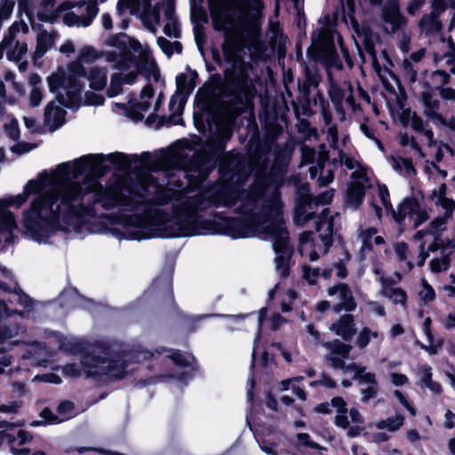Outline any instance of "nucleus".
Returning a JSON list of instances; mask_svg holds the SVG:
<instances>
[{
    "instance_id": "obj_7",
    "label": "nucleus",
    "mask_w": 455,
    "mask_h": 455,
    "mask_svg": "<svg viewBox=\"0 0 455 455\" xmlns=\"http://www.w3.org/2000/svg\"><path fill=\"white\" fill-rule=\"evenodd\" d=\"M134 239H147L154 236L172 237L189 236L196 232L181 223L180 218L165 212H156L150 219L139 221Z\"/></svg>"
},
{
    "instance_id": "obj_57",
    "label": "nucleus",
    "mask_w": 455,
    "mask_h": 455,
    "mask_svg": "<svg viewBox=\"0 0 455 455\" xmlns=\"http://www.w3.org/2000/svg\"><path fill=\"white\" fill-rule=\"evenodd\" d=\"M377 231L375 228H371L362 233L363 244L370 246L371 244V238L375 236Z\"/></svg>"
},
{
    "instance_id": "obj_53",
    "label": "nucleus",
    "mask_w": 455,
    "mask_h": 455,
    "mask_svg": "<svg viewBox=\"0 0 455 455\" xmlns=\"http://www.w3.org/2000/svg\"><path fill=\"white\" fill-rule=\"evenodd\" d=\"M390 379L391 382L396 387L403 386L407 384L409 380L406 375L398 372H392Z\"/></svg>"
},
{
    "instance_id": "obj_11",
    "label": "nucleus",
    "mask_w": 455,
    "mask_h": 455,
    "mask_svg": "<svg viewBox=\"0 0 455 455\" xmlns=\"http://www.w3.org/2000/svg\"><path fill=\"white\" fill-rule=\"evenodd\" d=\"M352 180L347 193V203L352 207H357L363 200L365 189L373 188L377 181L369 169L354 171Z\"/></svg>"
},
{
    "instance_id": "obj_42",
    "label": "nucleus",
    "mask_w": 455,
    "mask_h": 455,
    "mask_svg": "<svg viewBox=\"0 0 455 455\" xmlns=\"http://www.w3.org/2000/svg\"><path fill=\"white\" fill-rule=\"evenodd\" d=\"M421 285H422V289L419 291L420 299L425 303L432 301L435 298V293L434 289L424 279L421 280Z\"/></svg>"
},
{
    "instance_id": "obj_19",
    "label": "nucleus",
    "mask_w": 455,
    "mask_h": 455,
    "mask_svg": "<svg viewBox=\"0 0 455 455\" xmlns=\"http://www.w3.org/2000/svg\"><path fill=\"white\" fill-rule=\"evenodd\" d=\"M337 336L349 340L355 333V320L351 315H342L336 323L330 327Z\"/></svg>"
},
{
    "instance_id": "obj_12",
    "label": "nucleus",
    "mask_w": 455,
    "mask_h": 455,
    "mask_svg": "<svg viewBox=\"0 0 455 455\" xmlns=\"http://www.w3.org/2000/svg\"><path fill=\"white\" fill-rule=\"evenodd\" d=\"M327 294L332 299V308L337 313L341 310L352 311L356 307L352 291L345 283H339L330 287L327 290Z\"/></svg>"
},
{
    "instance_id": "obj_21",
    "label": "nucleus",
    "mask_w": 455,
    "mask_h": 455,
    "mask_svg": "<svg viewBox=\"0 0 455 455\" xmlns=\"http://www.w3.org/2000/svg\"><path fill=\"white\" fill-rule=\"evenodd\" d=\"M317 231L320 233L319 236L322 239L324 247H327L331 243L333 234L332 218L329 216V211L324 210L320 221L317 223Z\"/></svg>"
},
{
    "instance_id": "obj_41",
    "label": "nucleus",
    "mask_w": 455,
    "mask_h": 455,
    "mask_svg": "<svg viewBox=\"0 0 455 455\" xmlns=\"http://www.w3.org/2000/svg\"><path fill=\"white\" fill-rule=\"evenodd\" d=\"M447 187L444 183H442L438 188H435L430 195V201L435 204L438 205L440 203L447 198L446 196Z\"/></svg>"
},
{
    "instance_id": "obj_24",
    "label": "nucleus",
    "mask_w": 455,
    "mask_h": 455,
    "mask_svg": "<svg viewBox=\"0 0 455 455\" xmlns=\"http://www.w3.org/2000/svg\"><path fill=\"white\" fill-rule=\"evenodd\" d=\"M164 14L166 23L164 28V32L170 37H178L180 35V28L177 20L174 18L173 6L171 2H167L164 5Z\"/></svg>"
},
{
    "instance_id": "obj_26",
    "label": "nucleus",
    "mask_w": 455,
    "mask_h": 455,
    "mask_svg": "<svg viewBox=\"0 0 455 455\" xmlns=\"http://www.w3.org/2000/svg\"><path fill=\"white\" fill-rule=\"evenodd\" d=\"M299 251L302 256L308 258L311 261L318 259V254L315 249L311 233H303L299 238Z\"/></svg>"
},
{
    "instance_id": "obj_40",
    "label": "nucleus",
    "mask_w": 455,
    "mask_h": 455,
    "mask_svg": "<svg viewBox=\"0 0 455 455\" xmlns=\"http://www.w3.org/2000/svg\"><path fill=\"white\" fill-rule=\"evenodd\" d=\"M450 264V259L447 255L443 254L440 258H435L431 259L429 265L430 269L435 272H442L448 268Z\"/></svg>"
},
{
    "instance_id": "obj_4",
    "label": "nucleus",
    "mask_w": 455,
    "mask_h": 455,
    "mask_svg": "<svg viewBox=\"0 0 455 455\" xmlns=\"http://www.w3.org/2000/svg\"><path fill=\"white\" fill-rule=\"evenodd\" d=\"M236 238H247L257 236L261 239L270 240L273 248L282 254L275 259V269L281 276L289 274V256L286 250L288 244V232L280 218L279 204L275 202L274 207L263 218H252L238 224Z\"/></svg>"
},
{
    "instance_id": "obj_30",
    "label": "nucleus",
    "mask_w": 455,
    "mask_h": 455,
    "mask_svg": "<svg viewBox=\"0 0 455 455\" xmlns=\"http://www.w3.org/2000/svg\"><path fill=\"white\" fill-rule=\"evenodd\" d=\"M54 44V36L52 34L45 31L41 32L36 38V48L35 55L37 58L42 57Z\"/></svg>"
},
{
    "instance_id": "obj_43",
    "label": "nucleus",
    "mask_w": 455,
    "mask_h": 455,
    "mask_svg": "<svg viewBox=\"0 0 455 455\" xmlns=\"http://www.w3.org/2000/svg\"><path fill=\"white\" fill-rule=\"evenodd\" d=\"M339 158L341 164H345L349 170L368 169L348 155L342 154Z\"/></svg>"
},
{
    "instance_id": "obj_2",
    "label": "nucleus",
    "mask_w": 455,
    "mask_h": 455,
    "mask_svg": "<svg viewBox=\"0 0 455 455\" xmlns=\"http://www.w3.org/2000/svg\"><path fill=\"white\" fill-rule=\"evenodd\" d=\"M261 0H222L211 6L214 28L225 33L226 42L235 47L255 44L263 20Z\"/></svg>"
},
{
    "instance_id": "obj_27",
    "label": "nucleus",
    "mask_w": 455,
    "mask_h": 455,
    "mask_svg": "<svg viewBox=\"0 0 455 455\" xmlns=\"http://www.w3.org/2000/svg\"><path fill=\"white\" fill-rule=\"evenodd\" d=\"M32 435L26 430L20 429L18 431L17 435L10 439L11 451L14 455H26L28 450L25 448L19 449L17 446L23 445L24 443L31 441Z\"/></svg>"
},
{
    "instance_id": "obj_10",
    "label": "nucleus",
    "mask_w": 455,
    "mask_h": 455,
    "mask_svg": "<svg viewBox=\"0 0 455 455\" xmlns=\"http://www.w3.org/2000/svg\"><path fill=\"white\" fill-rule=\"evenodd\" d=\"M395 220L403 226L418 228L428 219V214L417 200L412 198L404 199L394 212Z\"/></svg>"
},
{
    "instance_id": "obj_55",
    "label": "nucleus",
    "mask_w": 455,
    "mask_h": 455,
    "mask_svg": "<svg viewBox=\"0 0 455 455\" xmlns=\"http://www.w3.org/2000/svg\"><path fill=\"white\" fill-rule=\"evenodd\" d=\"M408 116L410 118V125L413 130L417 132H422L424 130L423 122L419 116H417L414 113H409Z\"/></svg>"
},
{
    "instance_id": "obj_52",
    "label": "nucleus",
    "mask_w": 455,
    "mask_h": 455,
    "mask_svg": "<svg viewBox=\"0 0 455 455\" xmlns=\"http://www.w3.org/2000/svg\"><path fill=\"white\" fill-rule=\"evenodd\" d=\"M43 99L42 92L37 87H33L29 93V104L31 107H36L40 104Z\"/></svg>"
},
{
    "instance_id": "obj_13",
    "label": "nucleus",
    "mask_w": 455,
    "mask_h": 455,
    "mask_svg": "<svg viewBox=\"0 0 455 455\" xmlns=\"http://www.w3.org/2000/svg\"><path fill=\"white\" fill-rule=\"evenodd\" d=\"M83 364L88 374H109L113 377L121 378L123 374L117 370V362L109 361L106 358L98 356L92 358L85 356L83 360Z\"/></svg>"
},
{
    "instance_id": "obj_36",
    "label": "nucleus",
    "mask_w": 455,
    "mask_h": 455,
    "mask_svg": "<svg viewBox=\"0 0 455 455\" xmlns=\"http://www.w3.org/2000/svg\"><path fill=\"white\" fill-rule=\"evenodd\" d=\"M303 380L302 377H298L294 379H285L281 382L282 390H288L290 388L292 389L293 394L299 397L300 400H306V394L302 388L295 386L296 382H300Z\"/></svg>"
},
{
    "instance_id": "obj_61",
    "label": "nucleus",
    "mask_w": 455,
    "mask_h": 455,
    "mask_svg": "<svg viewBox=\"0 0 455 455\" xmlns=\"http://www.w3.org/2000/svg\"><path fill=\"white\" fill-rule=\"evenodd\" d=\"M34 380H42L44 382H51V383H55V384L60 383V378L52 373L44 374L43 376H36L34 378Z\"/></svg>"
},
{
    "instance_id": "obj_37",
    "label": "nucleus",
    "mask_w": 455,
    "mask_h": 455,
    "mask_svg": "<svg viewBox=\"0 0 455 455\" xmlns=\"http://www.w3.org/2000/svg\"><path fill=\"white\" fill-rule=\"evenodd\" d=\"M144 24L152 32H156L159 26V12L156 10L146 11L142 17Z\"/></svg>"
},
{
    "instance_id": "obj_32",
    "label": "nucleus",
    "mask_w": 455,
    "mask_h": 455,
    "mask_svg": "<svg viewBox=\"0 0 455 455\" xmlns=\"http://www.w3.org/2000/svg\"><path fill=\"white\" fill-rule=\"evenodd\" d=\"M6 51V57L9 60L18 61L20 60L28 52V46L26 43L16 42L13 44V40L11 44L4 48V52Z\"/></svg>"
},
{
    "instance_id": "obj_15",
    "label": "nucleus",
    "mask_w": 455,
    "mask_h": 455,
    "mask_svg": "<svg viewBox=\"0 0 455 455\" xmlns=\"http://www.w3.org/2000/svg\"><path fill=\"white\" fill-rule=\"evenodd\" d=\"M66 6L68 4H63V1L44 0L38 8L37 15L43 21L54 22L60 18Z\"/></svg>"
},
{
    "instance_id": "obj_8",
    "label": "nucleus",
    "mask_w": 455,
    "mask_h": 455,
    "mask_svg": "<svg viewBox=\"0 0 455 455\" xmlns=\"http://www.w3.org/2000/svg\"><path fill=\"white\" fill-rule=\"evenodd\" d=\"M68 4L60 18L69 27H88L98 13V7L94 4H87L85 1L72 2L63 1Z\"/></svg>"
},
{
    "instance_id": "obj_33",
    "label": "nucleus",
    "mask_w": 455,
    "mask_h": 455,
    "mask_svg": "<svg viewBox=\"0 0 455 455\" xmlns=\"http://www.w3.org/2000/svg\"><path fill=\"white\" fill-rule=\"evenodd\" d=\"M383 18L386 22H389L393 25V30L403 23V18L395 4H391L388 7L385 8Z\"/></svg>"
},
{
    "instance_id": "obj_31",
    "label": "nucleus",
    "mask_w": 455,
    "mask_h": 455,
    "mask_svg": "<svg viewBox=\"0 0 455 455\" xmlns=\"http://www.w3.org/2000/svg\"><path fill=\"white\" fill-rule=\"evenodd\" d=\"M381 339L380 334L378 331L372 330L369 327H363L361 329L355 339V345L363 349L368 346L371 340Z\"/></svg>"
},
{
    "instance_id": "obj_16",
    "label": "nucleus",
    "mask_w": 455,
    "mask_h": 455,
    "mask_svg": "<svg viewBox=\"0 0 455 455\" xmlns=\"http://www.w3.org/2000/svg\"><path fill=\"white\" fill-rule=\"evenodd\" d=\"M396 280L393 281L390 278H386L383 275L379 277L381 283L380 294L389 299L395 304L404 305L406 301V294L401 288L393 287L392 284L401 280L399 274L395 275Z\"/></svg>"
},
{
    "instance_id": "obj_29",
    "label": "nucleus",
    "mask_w": 455,
    "mask_h": 455,
    "mask_svg": "<svg viewBox=\"0 0 455 455\" xmlns=\"http://www.w3.org/2000/svg\"><path fill=\"white\" fill-rule=\"evenodd\" d=\"M391 164L393 169L399 174L411 178L416 175V169L414 168L411 160L402 157H392Z\"/></svg>"
},
{
    "instance_id": "obj_23",
    "label": "nucleus",
    "mask_w": 455,
    "mask_h": 455,
    "mask_svg": "<svg viewBox=\"0 0 455 455\" xmlns=\"http://www.w3.org/2000/svg\"><path fill=\"white\" fill-rule=\"evenodd\" d=\"M28 26L23 20L14 22L9 28L8 34L4 36V39L0 43V59L4 57V50L5 47L11 44L12 41L14 39V36L17 33L22 32L23 34L28 33Z\"/></svg>"
},
{
    "instance_id": "obj_56",
    "label": "nucleus",
    "mask_w": 455,
    "mask_h": 455,
    "mask_svg": "<svg viewBox=\"0 0 455 455\" xmlns=\"http://www.w3.org/2000/svg\"><path fill=\"white\" fill-rule=\"evenodd\" d=\"M171 357L176 364L187 365L188 363H189L190 356L183 355L180 352L173 353Z\"/></svg>"
},
{
    "instance_id": "obj_9",
    "label": "nucleus",
    "mask_w": 455,
    "mask_h": 455,
    "mask_svg": "<svg viewBox=\"0 0 455 455\" xmlns=\"http://www.w3.org/2000/svg\"><path fill=\"white\" fill-rule=\"evenodd\" d=\"M331 405L336 408L335 425L347 429V435L350 437L360 435L363 429V418L362 414L355 408L350 409L348 412L346 408V402L340 397L333 398Z\"/></svg>"
},
{
    "instance_id": "obj_25",
    "label": "nucleus",
    "mask_w": 455,
    "mask_h": 455,
    "mask_svg": "<svg viewBox=\"0 0 455 455\" xmlns=\"http://www.w3.org/2000/svg\"><path fill=\"white\" fill-rule=\"evenodd\" d=\"M196 74L191 70L177 76V90L180 93L188 96L196 87Z\"/></svg>"
},
{
    "instance_id": "obj_20",
    "label": "nucleus",
    "mask_w": 455,
    "mask_h": 455,
    "mask_svg": "<svg viewBox=\"0 0 455 455\" xmlns=\"http://www.w3.org/2000/svg\"><path fill=\"white\" fill-rule=\"evenodd\" d=\"M89 86L94 91L103 90L108 83V70L106 68L92 67L88 71L85 70V75Z\"/></svg>"
},
{
    "instance_id": "obj_50",
    "label": "nucleus",
    "mask_w": 455,
    "mask_h": 455,
    "mask_svg": "<svg viewBox=\"0 0 455 455\" xmlns=\"http://www.w3.org/2000/svg\"><path fill=\"white\" fill-rule=\"evenodd\" d=\"M36 148V145H32L27 142H19L15 145H13L11 149L13 153H17L19 155L28 153L34 149Z\"/></svg>"
},
{
    "instance_id": "obj_60",
    "label": "nucleus",
    "mask_w": 455,
    "mask_h": 455,
    "mask_svg": "<svg viewBox=\"0 0 455 455\" xmlns=\"http://www.w3.org/2000/svg\"><path fill=\"white\" fill-rule=\"evenodd\" d=\"M5 132L12 139L19 137L20 132L17 122H11L4 126Z\"/></svg>"
},
{
    "instance_id": "obj_38",
    "label": "nucleus",
    "mask_w": 455,
    "mask_h": 455,
    "mask_svg": "<svg viewBox=\"0 0 455 455\" xmlns=\"http://www.w3.org/2000/svg\"><path fill=\"white\" fill-rule=\"evenodd\" d=\"M437 206H440L444 211V214L443 217L436 218L435 220H445V224H447L448 220L451 219L455 210V201L447 197Z\"/></svg>"
},
{
    "instance_id": "obj_6",
    "label": "nucleus",
    "mask_w": 455,
    "mask_h": 455,
    "mask_svg": "<svg viewBox=\"0 0 455 455\" xmlns=\"http://www.w3.org/2000/svg\"><path fill=\"white\" fill-rule=\"evenodd\" d=\"M106 52L104 53H107ZM103 56L93 47L85 46L79 50L76 60L68 66V71L58 68L47 77L50 92L55 93L59 103L73 108L80 104L83 84L79 81L85 75L84 63H92Z\"/></svg>"
},
{
    "instance_id": "obj_14",
    "label": "nucleus",
    "mask_w": 455,
    "mask_h": 455,
    "mask_svg": "<svg viewBox=\"0 0 455 455\" xmlns=\"http://www.w3.org/2000/svg\"><path fill=\"white\" fill-rule=\"evenodd\" d=\"M323 346L330 351V354L326 355L330 364L333 368L345 371L347 365H346L344 359L348 356L351 346L339 340L327 342Z\"/></svg>"
},
{
    "instance_id": "obj_48",
    "label": "nucleus",
    "mask_w": 455,
    "mask_h": 455,
    "mask_svg": "<svg viewBox=\"0 0 455 455\" xmlns=\"http://www.w3.org/2000/svg\"><path fill=\"white\" fill-rule=\"evenodd\" d=\"M319 276V271L315 268H310L308 267H303V277L311 284L316 283Z\"/></svg>"
},
{
    "instance_id": "obj_28",
    "label": "nucleus",
    "mask_w": 455,
    "mask_h": 455,
    "mask_svg": "<svg viewBox=\"0 0 455 455\" xmlns=\"http://www.w3.org/2000/svg\"><path fill=\"white\" fill-rule=\"evenodd\" d=\"M346 372L351 371L354 373L355 378L359 380L361 383L364 384H373L377 383L375 374L372 372L366 371V368L360 366L356 363H352L347 366V369L344 371Z\"/></svg>"
},
{
    "instance_id": "obj_47",
    "label": "nucleus",
    "mask_w": 455,
    "mask_h": 455,
    "mask_svg": "<svg viewBox=\"0 0 455 455\" xmlns=\"http://www.w3.org/2000/svg\"><path fill=\"white\" fill-rule=\"evenodd\" d=\"M419 375L420 377V383L425 385L432 379L431 367L423 364L419 367Z\"/></svg>"
},
{
    "instance_id": "obj_45",
    "label": "nucleus",
    "mask_w": 455,
    "mask_h": 455,
    "mask_svg": "<svg viewBox=\"0 0 455 455\" xmlns=\"http://www.w3.org/2000/svg\"><path fill=\"white\" fill-rule=\"evenodd\" d=\"M394 395L397 398L400 403L412 415H416V410L412 406V403L408 400V398L399 390H395L394 392Z\"/></svg>"
},
{
    "instance_id": "obj_5",
    "label": "nucleus",
    "mask_w": 455,
    "mask_h": 455,
    "mask_svg": "<svg viewBox=\"0 0 455 455\" xmlns=\"http://www.w3.org/2000/svg\"><path fill=\"white\" fill-rule=\"evenodd\" d=\"M70 164H60L50 172H42L36 179L28 180L20 194L0 199V243L9 242L12 233L18 229V223L13 212L9 208H20L31 195L45 192L49 187L59 184L70 177Z\"/></svg>"
},
{
    "instance_id": "obj_51",
    "label": "nucleus",
    "mask_w": 455,
    "mask_h": 455,
    "mask_svg": "<svg viewBox=\"0 0 455 455\" xmlns=\"http://www.w3.org/2000/svg\"><path fill=\"white\" fill-rule=\"evenodd\" d=\"M13 2L6 0L0 6V20L8 19L13 10Z\"/></svg>"
},
{
    "instance_id": "obj_22",
    "label": "nucleus",
    "mask_w": 455,
    "mask_h": 455,
    "mask_svg": "<svg viewBox=\"0 0 455 455\" xmlns=\"http://www.w3.org/2000/svg\"><path fill=\"white\" fill-rule=\"evenodd\" d=\"M153 89L148 85L145 86L140 93V101L135 104L131 103V108H132L137 114V118H143L145 113L149 110L150 104L148 100L153 98Z\"/></svg>"
},
{
    "instance_id": "obj_44",
    "label": "nucleus",
    "mask_w": 455,
    "mask_h": 455,
    "mask_svg": "<svg viewBox=\"0 0 455 455\" xmlns=\"http://www.w3.org/2000/svg\"><path fill=\"white\" fill-rule=\"evenodd\" d=\"M138 3L139 0H119L117 3V11L121 15L126 12H132Z\"/></svg>"
},
{
    "instance_id": "obj_63",
    "label": "nucleus",
    "mask_w": 455,
    "mask_h": 455,
    "mask_svg": "<svg viewBox=\"0 0 455 455\" xmlns=\"http://www.w3.org/2000/svg\"><path fill=\"white\" fill-rule=\"evenodd\" d=\"M322 385L325 386L327 387H334L335 382L329 377L323 376L321 379L312 382L310 385L315 386V385Z\"/></svg>"
},
{
    "instance_id": "obj_64",
    "label": "nucleus",
    "mask_w": 455,
    "mask_h": 455,
    "mask_svg": "<svg viewBox=\"0 0 455 455\" xmlns=\"http://www.w3.org/2000/svg\"><path fill=\"white\" fill-rule=\"evenodd\" d=\"M75 49L73 42L67 41L60 47V52L68 56L70 53L75 52Z\"/></svg>"
},
{
    "instance_id": "obj_35",
    "label": "nucleus",
    "mask_w": 455,
    "mask_h": 455,
    "mask_svg": "<svg viewBox=\"0 0 455 455\" xmlns=\"http://www.w3.org/2000/svg\"><path fill=\"white\" fill-rule=\"evenodd\" d=\"M394 250L398 259L405 263V269L410 271L413 267V264L410 260L411 252L408 245L404 243H398L395 244Z\"/></svg>"
},
{
    "instance_id": "obj_54",
    "label": "nucleus",
    "mask_w": 455,
    "mask_h": 455,
    "mask_svg": "<svg viewBox=\"0 0 455 455\" xmlns=\"http://www.w3.org/2000/svg\"><path fill=\"white\" fill-rule=\"evenodd\" d=\"M104 99L102 96L87 92L84 97V103L87 105H102Z\"/></svg>"
},
{
    "instance_id": "obj_17",
    "label": "nucleus",
    "mask_w": 455,
    "mask_h": 455,
    "mask_svg": "<svg viewBox=\"0 0 455 455\" xmlns=\"http://www.w3.org/2000/svg\"><path fill=\"white\" fill-rule=\"evenodd\" d=\"M66 111L55 101L50 102L44 111V123L51 131L61 126L65 122Z\"/></svg>"
},
{
    "instance_id": "obj_46",
    "label": "nucleus",
    "mask_w": 455,
    "mask_h": 455,
    "mask_svg": "<svg viewBox=\"0 0 455 455\" xmlns=\"http://www.w3.org/2000/svg\"><path fill=\"white\" fill-rule=\"evenodd\" d=\"M377 190L382 204L387 210H389L391 208V204L388 200L389 193L387 188L384 185L378 184Z\"/></svg>"
},
{
    "instance_id": "obj_58",
    "label": "nucleus",
    "mask_w": 455,
    "mask_h": 455,
    "mask_svg": "<svg viewBox=\"0 0 455 455\" xmlns=\"http://www.w3.org/2000/svg\"><path fill=\"white\" fill-rule=\"evenodd\" d=\"M370 386L363 389L362 391V395H363V401H368L369 399L374 397L377 394V391H378V387H377V383L375 385L373 384H369Z\"/></svg>"
},
{
    "instance_id": "obj_62",
    "label": "nucleus",
    "mask_w": 455,
    "mask_h": 455,
    "mask_svg": "<svg viewBox=\"0 0 455 455\" xmlns=\"http://www.w3.org/2000/svg\"><path fill=\"white\" fill-rule=\"evenodd\" d=\"M442 323L446 329H452L455 327V313H449L442 319Z\"/></svg>"
},
{
    "instance_id": "obj_18",
    "label": "nucleus",
    "mask_w": 455,
    "mask_h": 455,
    "mask_svg": "<svg viewBox=\"0 0 455 455\" xmlns=\"http://www.w3.org/2000/svg\"><path fill=\"white\" fill-rule=\"evenodd\" d=\"M73 415V403L70 402H63L58 407V414L53 415L52 412L44 409L40 413L41 418L45 424H57L67 420Z\"/></svg>"
},
{
    "instance_id": "obj_39",
    "label": "nucleus",
    "mask_w": 455,
    "mask_h": 455,
    "mask_svg": "<svg viewBox=\"0 0 455 455\" xmlns=\"http://www.w3.org/2000/svg\"><path fill=\"white\" fill-rule=\"evenodd\" d=\"M158 45L167 54L171 55L174 52H181V44L179 42L171 43L164 37L157 39Z\"/></svg>"
},
{
    "instance_id": "obj_59",
    "label": "nucleus",
    "mask_w": 455,
    "mask_h": 455,
    "mask_svg": "<svg viewBox=\"0 0 455 455\" xmlns=\"http://www.w3.org/2000/svg\"><path fill=\"white\" fill-rule=\"evenodd\" d=\"M296 298V293L293 290H287L284 297L282 301V308L283 311H289L291 309V306L286 302L292 301Z\"/></svg>"
},
{
    "instance_id": "obj_3",
    "label": "nucleus",
    "mask_w": 455,
    "mask_h": 455,
    "mask_svg": "<svg viewBox=\"0 0 455 455\" xmlns=\"http://www.w3.org/2000/svg\"><path fill=\"white\" fill-rule=\"evenodd\" d=\"M107 44L116 50L105 54L108 62H116L119 73L112 76L108 92L114 97L121 92V80L124 84H132L138 74H144L148 78L158 80L159 72L154 60L150 57L148 46L141 45L138 41L126 34H119L107 41Z\"/></svg>"
},
{
    "instance_id": "obj_1",
    "label": "nucleus",
    "mask_w": 455,
    "mask_h": 455,
    "mask_svg": "<svg viewBox=\"0 0 455 455\" xmlns=\"http://www.w3.org/2000/svg\"><path fill=\"white\" fill-rule=\"evenodd\" d=\"M101 161L100 156L88 155L67 162L71 165L70 177L39 192L22 212L23 234L37 243H46L55 230L62 228L61 222L76 229L91 214V208L82 204L84 196L97 192L100 184L92 177H87L82 185L73 180L85 172L97 173Z\"/></svg>"
},
{
    "instance_id": "obj_34",
    "label": "nucleus",
    "mask_w": 455,
    "mask_h": 455,
    "mask_svg": "<svg viewBox=\"0 0 455 455\" xmlns=\"http://www.w3.org/2000/svg\"><path fill=\"white\" fill-rule=\"evenodd\" d=\"M404 419L403 416L396 415L387 419H381L376 422L378 429H387L390 432L398 430L403 424Z\"/></svg>"
},
{
    "instance_id": "obj_49",
    "label": "nucleus",
    "mask_w": 455,
    "mask_h": 455,
    "mask_svg": "<svg viewBox=\"0 0 455 455\" xmlns=\"http://www.w3.org/2000/svg\"><path fill=\"white\" fill-rule=\"evenodd\" d=\"M366 306L370 312L378 315L379 316H384L386 315L385 308L382 304L378 301L368 300Z\"/></svg>"
}]
</instances>
